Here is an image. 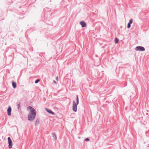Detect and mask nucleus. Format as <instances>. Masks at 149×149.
<instances>
[{"mask_svg":"<svg viewBox=\"0 0 149 149\" xmlns=\"http://www.w3.org/2000/svg\"><path fill=\"white\" fill-rule=\"evenodd\" d=\"M36 115L35 111L30 110L28 116V120L30 121H32L35 119Z\"/></svg>","mask_w":149,"mask_h":149,"instance_id":"obj_1","label":"nucleus"},{"mask_svg":"<svg viewBox=\"0 0 149 149\" xmlns=\"http://www.w3.org/2000/svg\"><path fill=\"white\" fill-rule=\"evenodd\" d=\"M80 24L83 27H84L86 26V23L82 21L80 22Z\"/></svg>","mask_w":149,"mask_h":149,"instance_id":"obj_7","label":"nucleus"},{"mask_svg":"<svg viewBox=\"0 0 149 149\" xmlns=\"http://www.w3.org/2000/svg\"><path fill=\"white\" fill-rule=\"evenodd\" d=\"M132 22H133V19H131L130 20L129 23L131 24L132 23Z\"/></svg>","mask_w":149,"mask_h":149,"instance_id":"obj_16","label":"nucleus"},{"mask_svg":"<svg viewBox=\"0 0 149 149\" xmlns=\"http://www.w3.org/2000/svg\"><path fill=\"white\" fill-rule=\"evenodd\" d=\"M53 81L55 84L56 83V82L55 80H54Z\"/></svg>","mask_w":149,"mask_h":149,"instance_id":"obj_20","label":"nucleus"},{"mask_svg":"<svg viewBox=\"0 0 149 149\" xmlns=\"http://www.w3.org/2000/svg\"><path fill=\"white\" fill-rule=\"evenodd\" d=\"M39 119H37L36 120V121L35 125H37L38 124H39Z\"/></svg>","mask_w":149,"mask_h":149,"instance_id":"obj_12","label":"nucleus"},{"mask_svg":"<svg viewBox=\"0 0 149 149\" xmlns=\"http://www.w3.org/2000/svg\"><path fill=\"white\" fill-rule=\"evenodd\" d=\"M20 103H19V104H17V106L18 107H17L18 109H19L20 106Z\"/></svg>","mask_w":149,"mask_h":149,"instance_id":"obj_17","label":"nucleus"},{"mask_svg":"<svg viewBox=\"0 0 149 149\" xmlns=\"http://www.w3.org/2000/svg\"><path fill=\"white\" fill-rule=\"evenodd\" d=\"M79 103V100L78 95H77L76 96V104L78 105Z\"/></svg>","mask_w":149,"mask_h":149,"instance_id":"obj_10","label":"nucleus"},{"mask_svg":"<svg viewBox=\"0 0 149 149\" xmlns=\"http://www.w3.org/2000/svg\"><path fill=\"white\" fill-rule=\"evenodd\" d=\"M56 80L58 81V77H57L56 78Z\"/></svg>","mask_w":149,"mask_h":149,"instance_id":"obj_19","label":"nucleus"},{"mask_svg":"<svg viewBox=\"0 0 149 149\" xmlns=\"http://www.w3.org/2000/svg\"><path fill=\"white\" fill-rule=\"evenodd\" d=\"M45 110L48 113L51 114L52 115H54V112L52 111L51 110L49 109L48 108H46Z\"/></svg>","mask_w":149,"mask_h":149,"instance_id":"obj_6","label":"nucleus"},{"mask_svg":"<svg viewBox=\"0 0 149 149\" xmlns=\"http://www.w3.org/2000/svg\"><path fill=\"white\" fill-rule=\"evenodd\" d=\"M8 143L9 144L8 146L9 148L10 149L12 147L13 143L10 138V137H8Z\"/></svg>","mask_w":149,"mask_h":149,"instance_id":"obj_3","label":"nucleus"},{"mask_svg":"<svg viewBox=\"0 0 149 149\" xmlns=\"http://www.w3.org/2000/svg\"><path fill=\"white\" fill-rule=\"evenodd\" d=\"M136 51H144L145 50L144 48L142 46H137L135 48Z\"/></svg>","mask_w":149,"mask_h":149,"instance_id":"obj_2","label":"nucleus"},{"mask_svg":"<svg viewBox=\"0 0 149 149\" xmlns=\"http://www.w3.org/2000/svg\"><path fill=\"white\" fill-rule=\"evenodd\" d=\"M12 84L13 87L14 88H15L17 86L16 83L14 81H13Z\"/></svg>","mask_w":149,"mask_h":149,"instance_id":"obj_8","label":"nucleus"},{"mask_svg":"<svg viewBox=\"0 0 149 149\" xmlns=\"http://www.w3.org/2000/svg\"><path fill=\"white\" fill-rule=\"evenodd\" d=\"M52 134H53V138H54V139L55 140H56L57 139V137H56V134H55V133H53Z\"/></svg>","mask_w":149,"mask_h":149,"instance_id":"obj_9","label":"nucleus"},{"mask_svg":"<svg viewBox=\"0 0 149 149\" xmlns=\"http://www.w3.org/2000/svg\"><path fill=\"white\" fill-rule=\"evenodd\" d=\"M11 108L10 107H9L7 110V113L8 116H10L11 115Z\"/></svg>","mask_w":149,"mask_h":149,"instance_id":"obj_5","label":"nucleus"},{"mask_svg":"<svg viewBox=\"0 0 149 149\" xmlns=\"http://www.w3.org/2000/svg\"><path fill=\"white\" fill-rule=\"evenodd\" d=\"M78 104H76L75 101H73V105L72 106V110L73 111L76 112L77 111V106Z\"/></svg>","mask_w":149,"mask_h":149,"instance_id":"obj_4","label":"nucleus"},{"mask_svg":"<svg viewBox=\"0 0 149 149\" xmlns=\"http://www.w3.org/2000/svg\"><path fill=\"white\" fill-rule=\"evenodd\" d=\"M89 140V139L88 138H87L85 139V141H88Z\"/></svg>","mask_w":149,"mask_h":149,"instance_id":"obj_18","label":"nucleus"},{"mask_svg":"<svg viewBox=\"0 0 149 149\" xmlns=\"http://www.w3.org/2000/svg\"><path fill=\"white\" fill-rule=\"evenodd\" d=\"M40 81V80L39 79H38L36 80L35 81V83L36 84L39 81Z\"/></svg>","mask_w":149,"mask_h":149,"instance_id":"obj_15","label":"nucleus"},{"mask_svg":"<svg viewBox=\"0 0 149 149\" xmlns=\"http://www.w3.org/2000/svg\"><path fill=\"white\" fill-rule=\"evenodd\" d=\"M27 109H30V110H34V111H35V109L33 108L31 106L28 107Z\"/></svg>","mask_w":149,"mask_h":149,"instance_id":"obj_13","label":"nucleus"},{"mask_svg":"<svg viewBox=\"0 0 149 149\" xmlns=\"http://www.w3.org/2000/svg\"><path fill=\"white\" fill-rule=\"evenodd\" d=\"M131 27L130 24L128 23L127 25V28H130Z\"/></svg>","mask_w":149,"mask_h":149,"instance_id":"obj_14","label":"nucleus"},{"mask_svg":"<svg viewBox=\"0 0 149 149\" xmlns=\"http://www.w3.org/2000/svg\"><path fill=\"white\" fill-rule=\"evenodd\" d=\"M119 41V39L117 38H115L114 41L116 44Z\"/></svg>","mask_w":149,"mask_h":149,"instance_id":"obj_11","label":"nucleus"}]
</instances>
